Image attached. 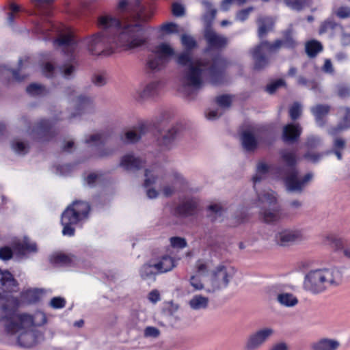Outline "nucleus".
Returning a JSON list of instances; mask_svg holds the SVG:
<instances>
[{"label":"nucleus","mask_w":350,"mask_h":350,"mask_svg":"<svg viewBox=\"0 0 350 350\" xmlns=\"http://www.w3.org/2000/svg\"><path fill=\"white\" fill-rule=\"evenodd\" d=\"M149 19L138 13L133 22L121 25L120 21L111 16H100L98 26L103 31L92 37L78 42L72 32H68L56 38L53 45L62 48V51L72 60L73 54L80 44L85 46L94 55L109 56L114 53L116 47L124 50L134 49L144 45L147 39L145 35L144 23Z\"/></svg>","instance_id":"f257e3e1"},{"label":"nucleus","mask_w":350,"mask_h":350,"mask_svg":"<svg viewBox=\"0 0 350 350\" xmlns=\"http://www.w3.org/2000/svg\"><path fill=\"white\" fill-rule=\"evenodd\" d=\"M180 41L185 50L176 57L177 64L184 68L180 76L178 91L190 96L202 88L207 77L213 85L222 83L226 60L217 55L211 61L205 59L193 61L191 52L198 46L196 40L190 35L183 34Z\"/></svg>","instance_id":"f03ea898"},{"label":"nucleus","mask_w":350,"mask_h":350,"mask_svg":"<svg viewBox=\"0 0 350 350\" xmlns=\"http://www.w3.org/2000/svg\"><path fill=\"white\" fill-rule=\"evenodd\" d=\"M18 301L8 293L0 295V321H3L6 336L16 340L22 347L30 348L42 339V333L36 329L47 323L46 314L37 310L33 314L16 313Z\"/></svg>","instance_id":"7ed1b4c3"},{"label":"nucleus","mask_w":350,"mask_h":350,"mask_svg":"<svg viewBox=\"0 0 350 350\" xmlns=\"http://www.w3.org/2000/svg\"><path fill=\"white\" fill-rule=\"evenodd\" d=\"M341 281L342 273L338 269H318L311 270L306 274L303 287L306 291L317 295L338 286Z\"/></svg>","instance_id":"20e7f679"},{"label":"nucleus","mask_w":350,"mask_h":350,"mask_svg":"<svg viewBox=\"0 0 350 350\" xmlns=\"http://www.w3.org/2000/svg\"><path fill=\"white\" fill-rule=\"evenodd\" d=\"M283 166L278 172V177L284 181L286 189L291 192L301 193L312 180L314 174L308 172L300 176L296 167L295 154H283Z\"/></svg>","instance_id":"39448f33"},{"label":"nucleus","mask_w":350,"mask_h":350,"mask_svg":"<svg viewBox=\"0 0 350 350\" xmlns=\"http://www.w3.org/2000/svg\"><path fill=\"white\" fill-rule=\"evenodd\" d=\"M90 206L83 201H75L62 214L61 222L64 226L62 233L65 236H73L75 228L73 225L88 217Z\"/></svg>","instance_id":"423d86ee"},{"label":"nucleus","mask_w":350,"mask_h":350,"mask_svg":"<svg viewBox=\"0 0 350 350\" xmlns=\"http://www.w3.org/2000/svg\"><path fill=\"white\" fill-rule=\"evenodd\" d=\"M277 202L275 193L271 190H264L262 193H258L257 206L262 209L261 214L266 223L271 224L280 221L282 217L281 209L278 206L273 208L267 209V206L275 205Z\"/></svg>","instance_id":"0eeeda50"},{"label":"nucleus","mask_w":350,"mask_h":350,"mask_svg":"<svg viewBox=\"0 0 350 350\" xmlns=\"http://www.w3.org/2000/svg\"><path fill=\"white\" fill-rule=\"evenodd\" d=\"M306 230L299 227H286L278 228L273 236V241L280 247H289L307 240Z\"/></svg>","instance_id":"6e6552de"},{"label":"nucleus","mask_w":350,"mask_h":350,"mask_svg":"<svg viewBox=\"0 0 350 350\" xmlns=\"http://www.w3.org/2000/svg\"><path fill=\"white\" fill-rule=\"evenodd\" d=\"M235 269L231 266L219 265L213 271L211 278V287L207 288L208 292H215L226 288L235 274Z\"/></svg>","instance_id":"1a4fd4ad"},{"label":"nucleus","mask_w":350,"mask_h":350,"mask_svg":"<svg viewBox=\"0 0 350 350\" xmlns=\"http://www.w3.org/2000/svg\"><path fill=\"white\" fill-rule=\"evenodd\" d=\"M282 44V40H276L273 43L264 40L256 46L252 51L254 69L259 70L265 68L269 64V59L265 55V52H275L280 49Z\"/></svg>","instance_id":"9d476101"},{"label":"nucleus","mask_w":350,"mask_h":350,"mask_svg":"<svg viewBox=\"0 0 350 350\" xmlns=\"http://www.w3.org/2000/svg\"><path fill=\"white\" fill-rule=\"evenodd\" d=\"M151 123L140 121L129 129L119 135V140L123 145H134L138 143L150 129Z\"/></svg>","instance_id":"9b49d317"},{"label":"nucleus","mask_w":350,"mask_h":350,"mask_svg":"<svg viewBox=\"0 0 350 350\" xmlns=\"http://www.w3.org/2000/svg\"><path fill=\"white\" fill-rule=\"evenodd\" d=\"M183 131L181 124H176L157 139V146L162 151L173 150L177 145Z\"/></svg>","instance_id":"f8f14e48"},{"label":"nucleus","mask_w":350,"mask_h":350,"mask_svg":"<svg viewBox=\"0 0 350 350\" xmlns=\"http://www.w3.org/2000/svg\"><path fill=\"white\" fill-rule=\"evenodd\" d=\"M274 334L273 328L265 327L252 333L246 342L247 350H256L261 347Z\"/></svg>","instance_id":"ddd939ff"},{"label":"nucleus","mask_w":350,"mask_h":350,"mask_svg":"<svg viewBox=\"0 0 350 350\" xmlns=\"http://www.w3.org/2000/svg\"><path fill=\"white\" fill-rule=\"evenodd\" d=\"M55 130L51 121L41 120L32 131V136L38 142L50 141L55 135Z\"/></svg>","instance_id":"4468645a"},{"label":"nucleus","mask_w":350,"mask_h":350,"mask_svg":"<svg viewBox=\"0 0 350 350\" xmlns=\"http://www.w3.org/2000/svg\"><path fill=\"white\" fill-rule=\"evenodd\" d=\"M161 175V169L158 165H154L151 168L146 170V178L144 185L146 189V195L150 199L156 198L159 195L158 191L154 188H152L151 186L157 183Z\"/></svg>","instance_id":"2eb2a0df"},{"label":"nucleus","mask_w":350,"mask_h":350,"mask_svg":"<svg viewBox=\"0 0 350 350\" xmlns=\"http://www.w3.org/2000/svg\"><path fill=\"white\" fill-rule=\"evenodd\" d=\"M204 36L210 49H222L228 42L226 36L217 34L212 28H205Z\"/></svg>","instance_id":"dca6fc26"},{"label":"nucleus","mask_w":350,"mask_h":350,"mask_svg":"<svg viewBox=\"0 0 350 350\" xmlns=\"http://www.w3.org/2000/svg\"><path fill=\"white\" fill-rule=\"evenodd\" d=\"M302 128L298 123H288L283 127L282 139L284 142L292 144L298 141Z\"/></svg>","instance_id":"f3484780"},{"label":"nucleus","mask_w":350,"mask_h":350,"mask_svg":"<svg viewBox=\"0 0 350 350\" xmlns=\"http://www.w3.org/2000/svg\"><path fill=\"white\" fill-rule=\"evenodd\" d=\"M106 141L105 133L98 131L92 134H86L79 142L80 145L92 150L97 149L105 145Z\"/></svg>","instance_id":"a211bd4d"},{"label":"nucleus","mask_w":350,"mask_h":350,"mask_svg":"<svg viewBox=\"0 0 350 350\" xmlns=\"http://www.w3.org/2000/svg\"><path fill=\"white\" fill-rule=\"evenodd\" d=\"M198 201L196 199H187L177 206L174 214L184 217L193 216L198 213Z\"/></svg>","instance_id":"6ab92c4d"},{"label":"nucleus","mask_w":350,"mask_h":350,"mask_svg":"<svg viewBox=\"0 0 350 350\" xmlns=\"http://www.w3.org/2000/svg\"><path fill=\"white\" fill-rule=\"evenodd\" d=\"M75 112L72 116H77L85 113H90L93 110L94 105L92 99L84 95H80L77 97L75 101Z\"/></svg>","instance_id":"aec40b11"},{"label":"nucleus","mask_w":350,"mask_h":350,"mask_svg":"<svg viewBox=\"0 0 350 350\" xmlns=\"http://www.w3.org/2000/svg\"><path fill=\"white\" fill-rule=\"evenodd\" d=\"M16 284V281L10 272L0 269V295L15 291Z\"/></svg>","instance_id":"412c9836"},{"label":"nucleus","mask_w":350,"mask_h":350,"mask_svg":"<svg viewBox=\"0 0 350 350\" xmlns=\"http://www.w3.org/2000/svg\"><path fill=\"white\" fill-rule=\"evenodd\" d=\"M143 161L137 154H124L120 162V165L128 171L137 170L143 166Z\"/></svg>","instance_id":"4be33fe9"},{"label":"nucleus","mask_w":350,"mask_h":350,"mask_svg":"<svg viewBox=\"0 0 350 350\" xmlns=\"http://www.w3.org/2000/svg\"><path fill=\"white\" fill-rule=\"evenodd\" d=\"M154 264L157 273L161 274L172 271L176 266V261L172 256L164 255Z\"/></svg>","instance_id":"5701e85b"},{"label":"nucleus","mask_w":350,"mask_h":350,"mask_svg":"<svg viewBox=\"0 0 350 350\" xmlns=\"http://www.w3.org/2000/svg\"><path fill=\"white\" fill-rule=\"evenodd\" d=\"M323 243L331 245L336 252L344 254V250L346 249V241L339 238L334 234L329 233L323 237Z\"/></svg>","instance_id":"b1692460"},{"label":"nucleus","mask_w":350,"mask_h":350,"mask_svg":"<svg viewBox=\"0 0 350 350\" xmlns=\"http://www.w3.org/2000/svg\"><path fill=\"white\" fill-rule=\"evenodd\" d=\"M340 347L338 340L333 338H323L314 342L313 350H337Z\"/></svg>","instance_id":"393cba45"},{"label":"nucleus","mask_w":350,"mask_h":350,"mask_svg":"<svg viewBox=\"0 0 350 350\" xmlns=\"http://www.w3.org/2000/svg\"><path fill=\"white\" fill-rule=\"evenodd\" d=\"M15 250L20 256H23L29 253L36 252L37 246L34 242L25 237L22 242L15 244Z\"/></svg>","instance_id":"a878e982"},{"label":"nucleus","mask_w":350,"mask_h":350,"mask_svg":"<svg viewBox=\"0 0 350 350\" xmlns=\"http://www.w3.org/2000/svg\"><path fill=\"white\" fill-rule=\"evenodd\" d=\"M202 3L206 8V12L203 16L205 28H211L212 23L217 14V10L213 7L211 2L207 0H203Z\"/></svg>","instance_id":"bb28decb"},{"label":"nucleus","mask_w":350,"mask_h":350,"mask_svg":"<svg viewBox=\"0 0 350 350\" xmlns=\"http://www.w3.org/2000/svg\"><path fill=\"white\" fill-rule=\"evenodd\" d=\"M258 25V37L262 38L267 33L271 31L273 27L272 18L268 16L260 17L257 21Z\"/></svg>","instance_id":"cd10ccee"},{"label":"nucleus","mask_w":350,"mask_h":350,"mask_svg":"<svg viewBox=\"0 0 350 350\" xmlns=\"http://www.w3.org/2000/svg\"><path fill=\"white\" fill-rule=\"evenodd\" d=\"M329 109L330 107L327 105H317L311 108V112L319 126L324 124V117L329 113Z\"/></svg>","instance_id":"c85d7f7f"},{"label":"nucleus","mask_w":350,"mask_h":350,"mask_svg":"<svg viewBox=\"0 0 350 350\" xmlns=\"http://www.w3.org/2000/svg\"><path fill=\"white\" fill-rule=\"evenodd\" d=\"M51 262L59 265H78L79 260L74 256H68L64 254H57L52 256Z\"/></svg>","instance_id":"c756f323"},{"label":"nucleus","mask_w":350,"mask_h":350,"mask_svg":"<svg viewBox=\"0 0 350 350\" xmlns=\"http://www.w3.org/2000/svg\"><path fill=\"white\" fill-rule=\"evenodd\" d=\"M43 295V291L41 289H28L21 294L22 300L27 304H33L38 301Z\"/></svg>","instance_id":"7c9ffc66"},{"label":"nucleus","mask_w":350,"mask_h":350,"mask_svg":"<svg viewBox=\"0 0 350 350\" xmlns=\"http://www.w3.org/2000/svg\"><path fill=\"white\" fill-rule=\"evenodd\" d=\"M209 303L208 297L201 295H196L189 300V305L190 308L194 310H200L206 309Z\"/></svg>","instance_id":"2f4dec72"},{"label":"nucleus","mask_w":350,"mask_h":350,"mask_svg":"<svg viewBox=\"0 0 350 350\" xmlns=\"http://www.w3.org/2000/svg\"><path fill=\"white\" fill-rule=\"evenodd\" d=\"M270 170L271 166L265 162L260 161L258 163L256 174L252 178L255 189L256 184L264 179Z\"/></svg>","instance_id":"473e14b6"},{"label":"nucleus","mask_w":350,"mask_h":350,"mask_svg":"<svg viewBox=\"0 0 350 350\" xmlns=\"http://www.w3.org/2000/svg\"><path fill=\"white\" fill-rule=\"evenodd\" d=\"M152 51L157 56H159L165 62L167 58L174 54V49L166 43H161L158 44L154 47Z\"/></svg>","instance_id":"72a5a7b5"},{"label":"nucleus","mask_w":350,"mask_h":350,"mask_svg":"<svg viewBox=\"0 0 350 350\" xmlns=\"http://www.w3.org/2000/svg\"><path fill=\"white\" fill-rule=\"evenodd\" d=\"M160 83L153 81L147 83L140 93L142 98H148L157 96L159 93Z\"/></svg>","instance_id":"f704fd0d"},{"label":"nucleus","mask_w":350,"mask_h":350,"mask_svg":"<svg viewBox=\"0 0 350 350\" xmlns=\"http://www.w3.org/2000/svg\"><path fill=\"white\" fill-rule=\"evenodd\" d=\"M224 212L220 204H211L207 207V216L213 221H221Z\"/></svg>","instance_id":"c9c22d12"},{"label":"nucleus","mask_w":350,"mask_h":350,"mask_svg":"<svg viewBox=\"0 0 350 350\" xmlns=\"http://www.w3.org/2000/svg\"><path fill=\"white\" fill-rule=\"evenodd\" d=\"M173 113L169 109H162L152 120L153 126L157 129L160 126L168 123L172 118Z\"/></svg>","instance_id":"e433bc0d"},{"label":"nucleus","mask_w":350,"mask_h":350,"mask_svg":"<svg viewBox=\"0 0 350 350\" xmlns=\"http://www.w3.org/2000/svg\"><path fill=\"white\" fill-rule=\"evenodd\" d=\"M277 301L285 307H293L298 303L297 298L289 293H279L277 296Z\"/></svg>","instance_id":"4c0bfd02"},{"label":"nucleus","mask_w":350,"mask_h":350,"mask_svg":"<svg viewBox=\"0 0 350 350\" xmlns=\"http://www.w3.org/2000/svg\"><path fill=\"white\" fill-rule=\"evenodd\" d=\"M157 274L154 264L145 263L139 269V275L143 280H154Z\"/></svg>","instance_id":"58836bf2"},{"label":"nucleus","mask_w":350,"mask_h":350,"mask_svg":"<svg viewBox=\"0 0 350 350\" xmlns=\"http://www.w3.org/2000/svg\"><path fill=\"white\" fill-rule=\"evenodd\" d=\"M323 50L321 43L317 40H312L306 44V52L309 57H314Z\"/></svg>","instance_id":"ea45409f"},{"label":"nucleus","mask_w":350,"mask_h":350,"mask_svg":"<svg viewBox=\"0 0 350 350\" xmlns=\"http://www.w3.org/2000/svg\"><path fill=\"white\" fill-rule=\"evenodd\" d=\"M241 140L243 146L246 150H254L257 146L256 138L250 132H244L242 135Z\"/></svg>","instance_id":"a19ab883"},{"label":"nucleus","mask_w":350,"mask_h":350,"mask_svg":"<svg viewBox=\"0 0 350 350\" xmlns=\"http://www.w3.org/2000/svg\"><path fill=\"white\" fill-rule=\"evenodd\" d=\"M338 27H340L339 23H336L332 17H329L321 23L319 33V34L332 33Z\"/></svg>","instance_id":"79ce46f5"},{"label":"nucleus","mask_w":350,"mask_h":350,"mask_svg":"<svg viewBox=\"0 0 350 350\" xmlns=\"http://www.w3.org/2000/svg\"><path fill=\"white\" fill-rule=\"evenodd\" d=\"M321 144V139L319 137L310 135L306 137L305 142L302 144V146L310 150L317 148Z\"/></svg>","instance_id":"37998d69"},{"label":"nucleus","mask_w":350,"mask_h":350,"mask_svg":"<svg viewBox=\"0 0 350 350\" xmlns=\"http://www.w3.org/2000/svg\"><path fill=\"white\" fill-rule=\"evenodd\" d=\"M73 170V165L65 163L55 165L52 167V171L57 175L66 176L71 174Z\"/></svg>","instance_id":"c03bdc74"},{"label":"nucleus","mask_w":350,"mask_h":350,"mask_svg":"<svg viewBox=\"0 0 350 350\" xmlns=\"http://www.w3.org/2000/svg\"><path fill=\"white\" fill-rule=\"evenodd\" d=\"M297 83L300 85L306 87L316 93L320 92V87L318 83L313 80H308L303 76H299L297 77Z\"/></svg>","instance_id":"a18cd8bd"},{"label":"nucleus","mask_w":350,"mask_h":350,"mask_svg":"<svg viewBox=\"0 0 350 350\" xmlns=\"http://www.w3.org/2000/svg\"><path fill=\"white\" fill-rule=\"evenodd\" d=\"M12 149L16 152H26L29 150V144L21 139H14L11 143Z\"/></svg>","instance_id":"49530a36"},{"label":"nucleus","mask_w":350,"mask_h":350,"mask_svg":"<svg viewBox=\"0 0 350 350\" xmlns=\"http://www.w3.org/2000/svg\"><path fill=\"white\" fill-rule=\"evenodd\" d=\"M285 5L290 9L300 11L306 6V0H283Z\"/></svg>","instance_id":"de8ad7c7"},{"label":"nucleus","mask_w":350,"mask_h":350,"mask_svg":"<svg viewBox=\"0 0 350 350\" xmlns=\"http://www.w3.org/2000/svg\"><path fill=\"white\" fill-rule=\"evenodd\" d=\"M165 61L163 59L156 55L155 57L149 58L147 66L148 68L152 70H159L161 69Z\"/></svg>","instance_id":"09e8293b"},{"label":"nucleus","mask_w":350,"mask_h":350,"mask_svg":"<svg viewBox=\"0 0 350 350\" xmlns=\"http://www.w3.org/2000/svg\"><path fill=\"white\" fill-rule=\"evenodd\" d=\"M284 40H282L283 44L282 46L287 49H294L297 43L295 40L293 38L291 35V31L290 30H287L284 33Z\"/></svg>","instance_id":"8fccbe9b"},{"label":"nucleus","mask_w":350,"mask_h":350,"mask_svg":"<svg viewBox=\"0 0 350 350\" xmlns=\"http://www.w3.org/2000/svg\"><path fill=\"white\" fill-rule=\"evenodd\" d=\"M170 241V245L174 248L183 249L187 245L186 239L180 237H171Z\"/></svg>","instance_id":"3c124183"},{"label":"nucleus","mask_w":350,"mask_h":350,"mask_svg":"<svg viewBox=\"0 0 350 350\" xmlns=\"http://www.w3.org/2000/svg\"><path fill=\"white\" fill-rule=\"evenodd\" d=\"M27 92L31 96H39L43 94L44 88L42 85L31 83L27 87Z\"/></svg>","instance_id":"603ef678"},{"label":"nucleus","mask_w":350,"mask_h":350,"mask_svg":"<svg viewBox=\"0 0 350 350\" xmlns=\"http://www.w3.org/2000/svg\"><path fill=\"white\" fill-rule=\"evenodd\" d=\"M301 113V106L300 103L295 102L289 109V116L293 120H296Z\"/></svg>","instance_id":"864d4df0"},{"label":"nucleus","mask_w":350,"mask_h":350,"mask_svg":"<svg viewBox=\"0 0 350 350\" xmlns=\"http://www.w3.org/2000/svg\"><path fill=\"white\" fill-rule=\"evenodd\" d=\"M334 14L340 19L348 18L350 17V7L340 6L334 12Z\"/></svg>","instance_id":"5fc2aeb1"},{"label":"nucleus","mask_w":350,"mask_h":350,"mask_svg":"<svg viewBox=\"0 0 350 350\" xmlns=\"http://www.w3.org/2000/svg\"><path fill=\"white\" fill-rule=\"evenodd\" d=\"M100 179V176L96 173L88 174L84 178V184L89 187H93Z\"/></svg>","instance_id":"6e6d98bb"},{"label":"nucleus","mask_w":350,"mask_h":350,"mask_svg":"<svg viewBox=\"0 0 350 350\" xmlns=\"http://www.w3.org/2000/svg\"><path fill=\"white\" fill-rule=\"evenodd\" d=\"M217 105L221 107H229L232 103V97L229 95H221L216 98Z\"/></svg>","instance_id":"4d7b16f0"},{"label":"nucleus","mask_w":350,"mask_h":350,"mask_svg":"<svg viewBox=\"0 0 350 350\" xmlns=\"http://www.w3.org/2000/svg\"><path fill=\"white\" fill-rule=\"evenodd\" d=\"M49 306L54 309L63 308L66 306V300L61 297H55L50 301Z\"/></svg>","instance_id":"13d9d810"},{"label":"nucleus","mask_w":350,"mask_h":350,"mask_svg":"<svg viewBox=\"0 0 350 350\" xmlns=\"http://www.w3.org/2000/svg\"><path fill=\"white\" fill-rule=\"evenodd\" d=\"M285 85V81L283 79H278L266 87V91L269 94H273L280 87Z\"/></svg>","instance_id":"bf43d9fd"},{"label":"nucleus","mask_w":350,"mask_h":350,"mask_svg":"<svg viewBox=\"0 0 350 350\" xmlns=\"http://www.w3.org/2000/svg\"><path fill=\"white\" fill-rule=\"evenodd\" d=\"M349 127H350V109H347L342 122L338 124L336 130L341 131Z\"/></svg>","instance_id":"052dcab7"},{"label":"nucleus","mask_w":350,"mask_h":350,"mask_svg":"<svg viewBox=\"0 0 350 350\" xmlns=\"http://www.w3.org/2000/svg\"><path fill=\"white\" fill-rule=\"evenodd\" d=\"M92 81L95 85L101 87L107 83V78L104 74H95L92 77Z\"/></svg>","instance_id":"680f3d73"},{"label":"nucleus","mask_w":350,"mask_h":350,"mask_svg":"<svg viewBox=\"0 0 350 350\" xmlns=\"http://www.w3.org/2000/svg\"><path fill=\"white\" fill-rule=\"evenodd\" d=\"M254 10L253 7H249L246 9L241 10L237 13L236 20L243 22L249 16L250 12Z\"/></svg>","instance_id":"e2e57ef3"},{"label":"nucleus","mask_w":350,"mask_h":350,"mask_svg":"<svg viewBox=\"0 0 350 350\" xmlns=\"http://www.w3.org/2000/svg\"><path fill=\"white\" fill-rule=\"evenodd\" d=\"M159 334L160 331L155 327L148 326L144 329V336L146 338H157Z\"/></svg>","instance_id":"0e129e2a"},{"label":"nucleus","mask_w":350,"mask_h":350,"mask_svg":"<svg viewBox=\"0 0 350 350\" xmlns=\"http://www.w3.org/2000/svg\"><path fill=\"white\" fill-rule=\"evenodd\" d=\"M12 250L9 247L5 246L0 248V259L8 260L12 257Z\"/></svg>","instance_id":"69168bd1"},{"label":"nucleus","mask_w":350,"mask_h":350,"mask_svg":"<svg viewBox=\"0 0 350 350\" xmlns=\"http://www.w3.org/2000/svg\"><path fill=\"white\" fill-rule=\"evenodd\" d=\"M172 13L175 16L180 17L185 14V8L179 3H174L172 4Z\"/></svg>","instance_id":"338daca9"},{"label":"nucleus","mask_w":350,"mask_h":350,"mask_svg":"<svg viewBox=\"0 0 350 350\" xmlns=\"http://www.w3.org/2000/svg\"><path fill=\"white\" fill-rule=\"evenodd\" d=\"M43 72L48 78H52L55 76V69L51 63H46L43 67Z\"/></svg>","instance_id":"774afa93"}]
</instances>
